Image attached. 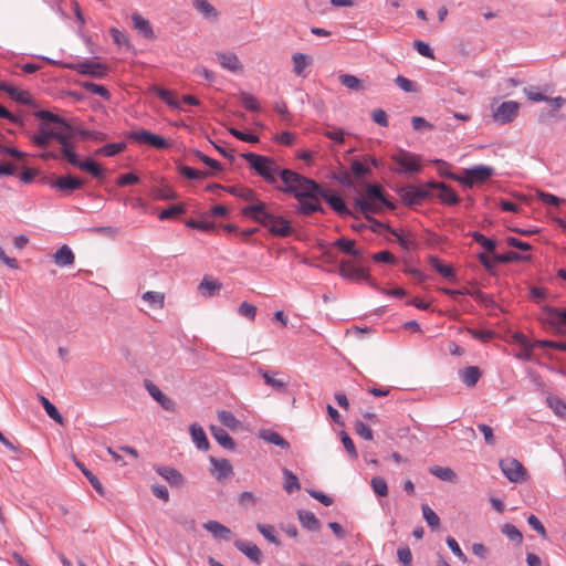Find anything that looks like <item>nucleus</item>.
Returning a JSON list of instances; mask_svg holds the SVG:
<instances>
[{"label": "nucleus", "mask_w": 566, "mask_h": 566, "mask_svg": "<svg viewBox=\"0 0 566 566\" xmlns=\"http://www.w3.org/2000/svg\"><path fill=\"white\" fill-rule=\"evenodd\" d=\"M280 179L284 186H276V189L284 193L293 195L298 201L297 211L304 216H311L314 212L324 213L325 210L319 203V199L313 200L311 196L304 195L310 187L302 179H308L305 176L300 175L291 169H283L280 172Z\"/></svg>", "instance_id": "f257e3e1"}, {"label": "nucleus", "mask_w": 566, "mask_h": 566, "mask_svg": "<svg viewBox=\"0 0 566 566\" xmlns=\"http://www.w3.org/2000/svg\"><path fill=\"white\" fill-rule=\"evenodd\" d=\"M334 247L355 259V262L349 260H342L339 262L338 273L342 277L353 281H366L369 285L375 286L368 270L363 266L364 251L355 248L354 240L342 237L334 242Z\"/></svg>", "instance_id": "f03ea898"}, {"label": "nucleus", "mask_w": 566, "mask_h": 566, "mask_svg": "<svg viewBox=\"0 0 566 566\" xmlns=\"http://www.w3.org/2000/svg\"><path fill=\"white\" fill-rule=\"evenodd\" d=\"M242 214L266 228L273 237L286 238L293 232L291 222L282 216L271 212L263 201H256L244 207Z\"/></svg>", "instance_id": "7ed1b4c3"}, {"label": "nucleus", "mask_w": 566, "mask_h": 566, "mask_svg": "<svg viewBox=\"0 0 566 566\" xmlns=\"http://www.w3.org/2000/svg\"><path fill=\"white\" fill-rule=\"evenodd\" d=\"M57 126L59 133L65 138L66 148L69 149L70 154H72L62 155V157L65 158L72 166L88 172L94 178H104V171L96 161L91 158L80 160L78 155L75 151V146L72 143V139L75 136L80 137L81 127L72 126L64 118H62V123H60Z\"/></svg>", "instance_id": "20e7f679"}, {"label": "nucleus", "mask_w": 566, "mask_h": 566, "mask_svg": "<svg viewBox=\"0 0 566 566\" xmlns=\"http://www.w3.org/2000/svg\"><path fill=\"white\" fill-rule=\"evenodd\" d=\"M305 184H307L308 189L304 192V195L311 196L313 200H317L319 198L324 199L329 207L340 217H354L357 218L346 206L344 199L335 195L332 190L323 188L319 184H317L313 179H302Z\"/></svg>", "instance_id": "39448f33"}, {"label": "nucleus", "mask_w": 566, "mask_h": 566, "mask_svg": "<svg viewBox=\"0 0 566 566\" xmlns=\"http://www.w3.org/2000/svg\"><path fill=\"white\" fill-rule=\"evenodd\" d=\"M241 157L244 158L250 167L256 171L259 176L264 178L271 185H275L277 182L276 175L280 176V172L283 169H279L275 161L266 156L258 155L254 153H243Z\"/></svg>", "instance_id": "423d86ee"}, {"label": "nucleus", "mask_w": 566, "mask_h": 566, "mask_svg": "<svg viewBox=\"0 0 566 566\" xmlns=\"http://www.w3.org/2000/svg\"><path fill=\"white\" fill-rule=\"evenodd\" d=\"M397 195L401 202L407 207H416L422 205L426 200L433 198V188L429 186V181L420 186L403 185L396 188Z\"/></svg>", "instance_id": "0eeeda50"}, {"label": "nucleus", "mask_w": 566, "mask_h": 566, "mask_svg": "<svg viewBox=\"0 0 566 566\" xmlns=\"http://www.w3.org/2000/svg\"><path fill=\"white\" fill-rule=\"evenodd\" d=\"M494 175V169L490 166L478 165L471 168L464 169L462 175L451 174L450 178L454 181L460 182L467 188H472L474 185L486 182Z\"/></svg>", "instance_id": "6e6552de"}, {"label": "nucleus", "mask_w": 566, "mask_h": 566, "mask_svg": "<svg viewBox=\"0 0 566 566\" xmlns=\"http://www.w3.org/2000/svg\"><path fill=\"white\" fill-rule=\"evenodd\" d=\"M390 159L397 164L398 167L394 171L399 175H412L422 170L420 156L407 150L399 149L390 156Z\"/></svg>", "instance_id": "1a4fd4ad"}, {"label": "nucleus", "mask_w": 566, "mask_h": 566, "mask_svg": "<svg viewBox=\"0 0 566 566\" xmlns=\"http://www.w3.org/2000/svg\"><path fill=\"white\" fill-rule=\"evenodd\" d=\"M52 139L60 144L61 155H71L66 148L65 138L59 133V130L49 128L45 123H41L39 125V133L31 137L32 143L40 148H46Z\"/></svg>", "instance_id": "9d476101"}, {"label": "nucleus", "mask_w": 566, "mask_h": 566, "mask_svg": "<svg viewBox=\"0 0 566 566\" xmlns=\"http://www.w3.org/2000/svg\"><path fill=\"white\" fill-rule=\"evenodd\" d=\"M127 138L158 150L166 149L170 146L166 138L146 129L132 130L127 134Z\"/></svg>", "instance_id": "9b49d317"}, {"label": "nucleus", "mask_w": 566, "mask_h": 566, "mask_svg": "<svg viewBox=\"0 0 566 566\" xmlns=\"http://www.w3.org/2000/svg\"><path fill=\"white\" fill-rule=\"evenodd\" d=\"M41 181L44 184H49L52 188H55L56 190L65 195L78 190L84 186V181L82 179L74 177L72 175L62 176L56 179L43 177Z\"/></svg>", "instance_id": "f8f14e48"}, {"label": "nucleus", "mask_w": 566, "mask_h": 566, "mask_svg": "<svg viewBox=\"0 0 566 566\" xmlns=\"http://www.w3.org/2000/svg\"><path fill=\"white\" fill-rule=\"evenodd\" d=\"M500 468L506 479L511 482H521L525 479L526 469L514 458H506L500 461Z\"/></svg>", "instance_id": "ddd939ff"}, {"label": "nucleus", "mask_w": 566, "mask_h": 566, "mask_svg": "<svg viewBox=\"0 0 566 566\" xmlns=\"http://www.w3.org/2000/svg\"><path fill=\"white\" fill-rule=\"evenodd\" d=\"M66 67L76 71L80 74L90 75L95 78H103L107 73V67L104 64L93 62L90 60L67 64Z\"/></svg>", "instance_id": "4468645a"}, {"label": "nucleus", "mask_w": 566, "mask_h": 566, "mask_svg": "<svg viewBox=\"0 0 566 566\" xmlns=\"http://www.w3.org/2000/svg\"><path fill=\"white\" fill-rule=\"evenodd\" d=\"M518 114V104L514 101L503 102L494 112V120L499 124H507L514 120Z\"/></svg>", "instance_id": "2eb2a0df"}, {"label": "nucleus", "mask_w": 566, "mask_h": 566, "mask_svg": "<svg viewBox=\"0 0 566 566\" xmlns=\"http://www.w3.org/2000/svg\"><path fill=\"white\" fill-rule=\"evenodd\" d=\"M210 463H211V474L216 478L218 481L226 480L230 478L233 474V469L229 460L227 459H217L214 457H210Z\"/></svg>", "instance_id": "dca6fc26"}, {"label": "nucleus", "mask_w": 566, "mask_h": 566, "mask_svg": "<svg viewBox=\"0 0 566 566\" xmlns=\"http://www.w3.org/2000/svg\"><path fill=\"white\" fill-rule=\"evenodd\" d=\"M429 186H432L433 191H439L437 196L442 203L449 206L459 203V196L447 184L431 180L429 181Z\"/></svg>", "instance_id": "f3484780"}, {"label": "nucleus", "mask_w": 566, "mask_h": 566, "mask_svg": "<svg viewBox=\"0 0 566 566\" xmlns=\"http://www.w3.org/2000/svg\"><path fill=\"white\" fill-rule=\"evenodd\" d=\"M156 472L164 478L172 488H181L186 483L184 475L175 468L160 465L155 468Z\"/></svg>", "instance_id": "a211bd4d"}, {"label": "nucleus", "mask_w": 566, "mask_h": 566, "mask_svg": "<svg viewBox=\"0 0 566 566\" xmlns=\"http://www.w3.org/2000/svg\"><path fill=\"white\" fill-rule=\"evenodd\" d=\"M234 546L238 551L244 554L250 560L255 564H261L263 554L261 549L253 543L242 539L234 541Z\"/></svg>", "instance_id": "6ab92c4d"}, {"label": "nucleus", "mask_w": 566, "mask_h": 566, "mask_svg": "<svg viewBox=\"0 0 566 566\" xmlns=\"http://www.w3.org/2000/svg\"><path fill=\"white\" fill-rule=\"evenodd\" d=\"M145 388L148 394L168 411L175 410V402L168 398L163 391L150 380H145Z\"/></svg>", "instance_id": "aec40b11"}, {"label": "nucleus", "mask_w": 566, "mask_h": 566, "mask_svg": "<svg viewBox=\"0 0 566 566\" xmlns=\"http://www.w3.org/2000/svg\"><path fill=\"white\" fill-rule=\"evenodd\" d=\"M0 91L6 92L13 101L23 105H32L33 101L29 92L20 90L3 81H0Z\"/></svg>", "instance_id": "412c9836"}, {"label": "nucleus", "mask_w": 566, "mask_h": 566, "mask_svg": "<svg viewBox=\"0 0 566 566\" xmlns=\"http://www.w3.org/2000/svg\"><path fill=\"white\" fill-rule=\"evenodd\" d=\"M210 432L214 440L224 449L233 451L237 447L234 440L229 436V433L221 427L210 426Z\"/></svg>", "instance_id": "4be33fe9"}, {"label": "nucleus", "mask_w": 566, "mask_h": 566, "mask_svg": "<svg viewBox=\"0 0 566 566\" xmlns=\"http://www.w3.org/2000/svg\"><path fill=\"white\" fill-rule=\"evenodd\" d=\"M53 261L57 266H70L74 263L75 255L69 245L63 244L53 254Z\"/></svg>", "instance_id": "5701e85b"}, {"label": "nucleus", "mask_w": 566, "mask_h": 566, "mask_svg": "<svg viewBox=\"0 0 566 566\" xmlns=\"http://www.w3.org/2000/svg\"><path fill=\"white\" fill-rule=\"evenodd\" d=\"M297 517L301 525L311 532H317L321 530V521L311 511L298 510Z\"/></svg>", "instance_id": "b1692460"}, {"label": "nucleus", "mask_w": 566, "mask_h": 566, "mask_svg": "<svg viewBox=\"0 0 566 566\" xmlns=\"http://www.w3.org/2000/svg\"><path fill=\"white\" fill-rule=\"evenodd\" d=\"M203 528L211 533L216 538L230 539L231 530L217 521H208L203 524Z\"/></svg>", "instance_id": "393cba45"}, {"label": "nucleus", "mask_w": 566, "mask_h": 566, "mask_svg": "<svg viewBox=\"0 0 566 566\" xmlns=\"http://www.w3.org/2000/svg\"><path fill=\"white\" fill-rule=\"evenodd\" d=\"M430 265L444 279L449 281H455L457 275L454 269L451 265L443 264L441 260L436 255L429 256Z\"/></svg>", "instance_id": "a878e982"}, {"label": "nucleus", "mask_w": 566, "mask_h": 566, "mask_svg": "<svg viewBox=\"0 0 566 566\" xmlns=\"http://www.w3.org/2000/svg\"><path fill=\"white\" fill-rule=\"evenodd\" d=\"M213 188H218V189H224V187H221L220 185H211L209 186L207 189L210 190V189H213ZM226 190L233 195V196H237V197H240L247 201H255V191L251 188H243V187H228L226 188Z\"/></svg>", "instance_id": "bb28decb"}, {"label": "nucleus", "mask_w": 566, "mask_h": 566, "mask_svg": "<svg viewBox=\"0 0 566 566\" xmlns=\"http://www.w3.org/2000/svg\"><path fill=\"white\" fill-rule=\"evenodd\" d=\"M218 61L223 69L232 72L241 71L242 64L234 53H217Z\"/></svg>", "instance_id": "cd10ccee"}, {"label": "nucleus", "mask_w": 566, "mask_h": 566, "mask_svg": "<svg viewBox=\"0 0 566 566\" xmlns=\"http://www.w3.org/2000/svg\"><path fill=\"white\" fill-rule=\"evenodd\" d=\"M282 474L284 480L283 490L286 493L292 494L301 489L298 478L291 470H289L287 468H283Z\"/></svg>", "instance_id": "c85d7f7f"}, {"label": "nucleus", "mask_w": 566, "mask_h": 566, "mask_svg": "<svg viewBox=\"0 0 566 566\" xmlns=\"http://www.w3.org/2000/svg\"><path fill=\"white\" fill-rule=\"evenodd\" d=\"M259 437L262 440L266 441L268 443L275 444L282 449L287 450L290 448V443L281 434H279L277 432H275L273 430H270V429L261 430L259 433Z\"/></svg>", "instance_id": "c756f323"}, {"label": "nucleus", "mask_w": 566, "mask_h": 566, "mask_svg": "<svg viewBox=\"0 0 566 566\" xmlns=\"http://www.w3.org/2000/svg\"><path fill=\"white\" fill-rule=\"evenodd\" d=\"M189 430H190L192 441L195 442L197 448L199 450H208L209 441L207 439V436H206L203 429L199 424L192 423L190 426Z\"/></svg>", "instance_id": "7c9ffc66"}, {"label": "nucleus", "mask_w": 566, "mask_h": 566, "mask_svg": "<svg viewBox=\"0 0 566 566\" xmlns=\"http://www.w3.org/2000/svg\"><path fill=\"white\" fill-rule=\"evenodd\" d=\"M132 20L134 28L142 33L146 39L154 38V31L148 20L143 18L139 13H133Z\"/></svg>", "instance_id": "2f4dec72"}, {"label": "nucleus", "mask_w": 566, "mask_h": 566, "mask_svg": "<svg viewBox=\"0 0 566 566\" xmlns=\"http://www.w3.org/2000/svg\"><path fill=\"white\" fill-rule=\"evenodd\" d=\"M481 377V370L478 366H469L460 371V378L468 387L476 385Z\"/></svg>", "instance_id": "473e14b6"}, {"label": "nucleus", "mask_w": 566, "mask_h": 566, "mask_svg": "<svg viewBox=\"0 0 566 566\" xmlns=\"http://www.w3.org/2000/svg\"><path fill=\"white\" fill-rule=\"evenodd\" d=\"M38 399L41 402V405L43 406V408H44L45 412L48 413V416L51 419H53L55 422H57L59 424L63 426L64 424V418L59 412L57 408L48 398H45L41 394H38Z\"/></svg>", "instance_id": "72a5a7b5"}, {"label": "nucleus", "mask_w": 566, "mask_h": 566, "mask_svg": "<svg viewBox=\"0 0 566 566\" xmlns=\"http://www.w3.org/2000/svg\"><path fill=\"white\" fill-rule=\"evenodd\" d=\"M218 420L222 426L229 428L232 431H237L242 427V422L235 418V416L227 410L218 411Z\"/></svg>", "instance_id": "f704fd0d"}, {"label": "nucleus", "mask_w": 566, "mask_h": 566, "mask_svg": "<svg viewBox=\"0 0 566 566\" xmlns=\"http://www.w3.org/2000/svg\"><path fill=\"white\" fill-rule=\"evenodd\" d=\"M531 255H522L515 251H507L502 254H494V260L497 263L526 262L531 261Z\"/></svg>", "instance_id": "c9c22d12"}, {"label": "nucleus", "mask_w": 566, "mask_h": 566, "mask_svg": "<svg viewBox=\"0 0 566 566\" xmlns=\"http://www.w3.org/2000/svg\"><path fill=\"white\" fill-rule=\"evenodd\" d=\"M126 149V143H111L95 150V155L113 157Z\"/></svg>", "instance_id": "e433bc0d"}, {"label": "nucleus", "mask_w": 566, "mask_h": 566, "mask_svg": "<svg viewBox=\"0 0 566 566\" xmlns=\"http://www.w3.org/2000/svg\"><path fill=\"white\" fill-rule=\"evenodd\" d=\"M221 283L217 280H211L208 277H203L201 283L198 286V290L200 293L205 296H212L216 292H218L221 289Z\"/></svg>", "instance_id": "4c0bfd02"}, {"label": "nucleus", "mask_w": 566, "mask_h": 566, "mask_svg": "<svg viewBox=\"0 0 566 566\" xmlns=\"http://www.w3.org/2000/svg\"><path fill=\"white\" fill-rule=\"evenodd\" d=\"M546 319L552 324L566 325V308L547 307Z\"/></svg>", "instance_id": "58836bf2"}, {"label": "nucleus", "mask_w": 566, "mask_h": 566, "mask_svg": "<svg viewBox=\"0 0 566 566\" xmlns=\"http://www.w3.org/2000/svg\"><path fill=\"white\" fill-rule=\"evenodd\" d=\"M193 7L207 19H217L218 12L207 0H195Z\"/></svg>", "instance_id": "ea45409f"}, {"label": "nucleus", "mask_w": 566, "mask_h": 566, "mask_svg": "<svg viewBox=\"0 0 566 566\" xmlns=\"http://www.w3.org/2000/svg\"><path fill=\"white\" fill-rule=\"evenodd\" d=\"M429 472L438 479L447 482H452L457 478L455 472L448 467L434 465L429 469Z\"/></svg>", "instance_id": "a19ab883"}, {"label": "nucleus", "mask_w": 566, "mask_h": 566, "mask_svg": "<svg viewBox=\"0 0 566 566\" xmlns=\"http://www.w3.org/2000/svg\"><path fill=\"white\" fill-rule=\"evenodd\" d=\"M75 465L82 471V473L86 476V479L90 481L91 485L94 488V490L103 495L104 494V488L96 475H94L83 463L75 460Z\"/></svg>", "instance_id": "79ce46f5"}, {"label": "nucleus", "mask_w": 566, "mask_h": 566, "mask_svg": "<svg viewBox=\"0 0 566 566\" xmlns=\"http://www.w3.org/2000/svg\"><path fill=\"white\" fill-rule=\"evenodd\" d=\"M338 81L342 85L353 91H363L365 88L363 81L352 74H340Z\"/></svg>", "instance_id": "37998d69"}, {"label": "nucleus", "mask_w": 566, "mask_h": 566, "mask_svg": "<svg viewBox=\"0 0 566 566\" xmlns=\"http://www.w3.org/2000/svg\"><path fill=\"white\" fill-rule=\"evenodd\" d=\"M256 530L272 544L275 546H281V541L276 536V532L274 526L270 524H256Z\"/></svg>", "instance_id": "c03bdc74"}, {"label": "nucleus", "mask_w": 566, "mask_h": 566, "mask_svg": "<svg viewBox=\"0 0 566 566\" xmlns=\"http://www.w3.org/2000/svg\"><path fill=\"white\" fill-rule=\"evenodd\" d=\"M178 170L188 179H202L213 175L211 171H201L185 165L179 166Z\"/></svg>", "instance_id": "a18cd8bd"}, {"label": "nucleus", "mask_w": 566, "mask_h": 566, "mask_svg": "<svg viewBox=\"0 0 566 566\" xmlns=\"http://www.w3.org/2000/svg\"><path fill=\"white\" fill-rule=\"evenodd\" d=\"M259 374H261L262 378L264 379V382L268 385V386H271L273 387L274 389L276 390H282L284 389L289 381L287 380H284V379H276L274 378L270 371L268 370H264L262 368L259 369Z\"/></svg>", "instance_id": "49530a36"}, {"label": "nucleus", "mask_w": 566, "mask_h": 566, "mask_svg": "<svg viewBox=\"0 0 566 566\" xmlns=\"http://www.w3.org/2000/svg\"><path fill=\"white\" fill-rule=\"evenodd\" d=\"M81 86L85 88L87 92L98 95L105 99H108L111 97L109 91L103 85L85 81L81 83Z\"/></svg>", "instance_id": "de8ad7c7"}, {"label": "nucleus", "mask_w": 566, "mask_h": 566, "mask_svg": "<svg viewBox=\"0 0 566 566\" xmlns=\"http://www.w3.org/2000/svg\"><path fill=\"white\" fill-rule=\"evenodd\" d=\"M421 511L423 518L426 520L427 524L432 528L436 530L440 526V518L436 514V512L427 504L421 505Z\"/></svg>", "instance_id": "09e8293b"}, {"label": "nucleus", "mask_w": 566, "mask_h": 566, "mask_svg": "<svg viewBox=\"0 0 566 566\" xmlns=\"http://www.w3.org/2000/svg\"><path fill=\"white\" fill-rule=\"evenodd\" d=\"M471 235L476 243H479L480 245H482L484 248L485 251H488L490 253H494V251L496 249L495 240L486 238L484 234H482L481 232H478V231L473 232Z\"/></svg>", "instance_id": "8fccbe9b"}, {"label": "nucleus", "mask_w": 566, "mask_h": 566, "mask_svg": "<svg viewBox=\"0 0 566 566\" xmlns=\"http://www.w3.org/2000/svg\"><path fill=\"white\" fill-rule=\"evenodd\" d=\"M386 231H388L390 234H392L396 240L398 241L399 245L408 251L410 249L416 248V242L407 239L403 234L399 233L396 229H392L390 226H386Z\"/></svg>", "instance_id": "3c124183"}, {"label": "nucleus", "mask_w": 566, "mask_h": 566, "mask_svg": "<svg viewBox=\"0 0 566 566\" xmlns=\"http://www.w3.org/2000/svg\"><path fill=\"white\" fill-rule=\"evenodd\" d=\"M501 532L516 544H521L523 542L522 533L513 524L505 523L502 526Z\"/></svg>", "instance_id": "603ef678"}, {"label": "nucleus", "mask_w": 566, "mask_h": 566, "mask_svg": "<svg viewBox=\"0 0 566 566\" xmlns=\"http://www.w3.org/2000/svg\"><path fill=\"white\" fill-rule=\"evenodd\" d=\"M164 294L159 292L148 291L143 294V300L151 306L161 308L164 306Z\"/></svg>", "instance_id": "864d4df0"}, {"label": "nucleus", "mask_w": 566, "mask_h": 566, "mask_svg": "<svg viewBox=\"0 0 566 566\" xmlns=\"http://www.w3.org/2000/svg\"><path fill=\"white\" fill-rule=\"evenodd\" d=\"M370 485L374 492L379 496H387L388 494V485L384 478L374 476L370 481Z\"/></svg>", "instance_id": "5fc2aeb1"}, {"label": "nucleus", "mask_w": 566, "mask_h": 566, "mask_svg": "<svg viewBox=\"0 0 566 566\" xmlns=\"http://www.w3.org/2000/svg\"><path fill=\"white\" fill-rule=\"evenodd\" d=\"M185 211L186 209L184 205H172L169 206L167 209H164L158 217L160 220L171 219L174 217L185 213Z\"/></svg>", "instance_id": "6e6d98bb"}, {"label": "nucleus", "mask_w": 566, "mask_h": 566, "mask_svg": "<svg viewBox=\"0 0 566 566\" xmlns=\"http://www.w3.org/2000/svg\"><path fill=\"white\" fill-rule=\"evenodd\" d=\"M547 403L557 416L562 417L566 413V405L560 398L549 396L547 397Z\"/></svg>", "instance_id": "4d7b16f0"}, {"label": "nucleus", "mask_w": 566, "mask_h": 566, "mask_svg": "<svg viewBox=\"0 0 566 566\" xmlns=\"http://www.w3.org/2000/svg\"><path fill=\"white\" fill-rule=\"evenodd\" d=\"M34 116L42 119L43 123H53V124H56L59 125L60 123H62V118L61 116L56 115V114H53L52 112L50 111H45V109H40V111H36L34 112Z\"/></svg>", "instance_id": "13d9d810"}, {"label": "nucleus", "mask_w": 566, "mask_h": 566, "mask_svg": "<svg viewBox=\"0 0 566 566\" xmlns=\"http://www.w3.org/2000/svg\"><path fill=\"white\" fill-rule=\"evenodd\" d=\"M395 83L399 88H401L406 93H415L418 91L417 85L412 81L408 80L402 75H398L395 78Z\"/></svg>", "instance_id": "bf43d9fd"}, {"label": "nucleus", "mask_w": 566, "mask_h": 566, "mask_svg": "<svg viewBox=\"0 0 566 566\" xmlns=\"http://www.w3.org/2000/svg\"><path fill=\"white\" fill-rule=\"evenodd\" d=\"M366 192L370 200H376L379 202L384 199L385 196L384 189L378 184L367 185Z\"/></svg>", "instance_id": "052dcab7"}, {"label": "nucleus", "mask_w": 566, "mask_h": 566, "mask_svg": "<svg viewBox=\"0 0 566 566\" xmlns=\"http://www.w3.org/2000/svg\"><path fill=\"white\" fill-rule=\"evenodd\" d=\"M239 315L247 317L250 321H254L256 315V306L251 303L243 302L238 307Z\"/></svg>", "instance_id": "680f3d73"}, {"label": "nucleus", "mask_w": 566, "mask_h": 566, "mask_svg": "<svg viewBox=\"0 0 566 566\" xmlns=\"http://www.w3.org/2000/svg\"><path fill=\"white\" fill-rule=\"evenodd\" d=\"M340 440L344 444V448L348 452L349 457L352 459L356 460L358 458V453H357L356 447H355L353 440L350 439V437L345 431H342Z\"/></svg>", "instance_id": "e2e57ef3"}, {"label": "nucleus", "mask_w": 566, "mask_h": 566, "mask_svg": "<svg viewBox=\"0 0 566 566\" xmlns=\"http://www.w3.org/2000/svg\"><path fill=\"white\" fill-rule=\"evenodd\" d=\"M373 260L378 263L396 264V256L387 250L379 251L373 254Z\"/></svg>", "instance_id": "0e129e2a"}, {"label": "nucleus", "mask_w": 566, "mask_h": 566, "mask_svg": "<svg viewBox=\"0 0 566 566\" xmlns=\"http://www.w3.org/2000/svg\"><path fill=\"white\" fill-rule=\"evenodd\" d=\"M350 170L356 178H363L371 172L370 169L359 160H353Z\"/></svg>", "instance_id": "69168bd1"}, {"label": "nucleus", "mask_w": 566, "mask_h": 566, "mask_svg": "<svg viewBox=\"0 0 566 566\" xmlns=\"http://www.w3.org/2000/svg\"><path fill=\"white\" fill-rule=\"evenodd\" d=\"M241 102L249 111L258 112L260 109L256 98L247 92H241Z\"/></svg>", "instance_id": "338daca9"}, {"label": "nucleus", "mask_w": 566, "mask_h": 566, "mask_svg": "<svg viewBox=\"0 0 566 566\" xmlns=\"http://www.w3.org/2000/svg\"><path fill=\"white\" fill-rule=\"evenodd\" d=\"M397 557L399 563L402 564V566H411L412 553L408 546L398 548Z\"/></svg>", "instance_id": "774afa93"}]
</instances>
